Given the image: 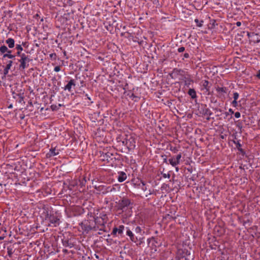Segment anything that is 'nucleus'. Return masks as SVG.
<instances>
[{
	"mask_svg": "<svg viewBox=\"0 0 260 260\" xmlns=\"http://www.w3.org/2000/svg\"><path fill=\"white\" fill-rule=\"evenodd\" d=\"M17 55L20 57V59L18 60L20 62L18 69L20 71H23L29 66V62L32 61V59L23 53L20 54L19 52H17Z\"/></svg>",
	"mask_w": 260,
	"mask_h": 260,
	"instance_id": "f257e3e1",
	"label": "nucleus"
},
{
	"mask_svg": "<svg viewBox=\"0 0 260 260\" xmlns=\"http://www.w3.org/2000/svg\"><path fill=\"white\" fill-rule=\"evenodd\" d=\"M125 231L126 234L129 237L131 241L136 243L137 246H140L144 243V237H141L140 235H135L128 227L125 228Z\"/></svg>",
	"mask_w": 260,
	"mask_h": 260,
	"instance_id": "f03ea898",
	"label": "nucleus"
},
{
	"mask_svg": "<svg viewBox=\"0 0 260 260\" xmlns=\"http://www.w3.org/2000/svg\"><path fill=\"white\" fill-rule=\"evenodd\" d=\"M131 204V201L127 198H123L122 200H119L118 204V209L122 211L126 210L127 207Z\"/></svg>",
	"mask_w": 260,
	"mask_h": 260,
	"instance_id": "7ed1b4c3",
	"label": "nucleus"
},
{
	"mask_svg": "<svg viewBox=\"0 0 260 260\" xmlns=\"http://www.w3.org/2000/svg\"><path fill=\"white\" fill-rule=\"evenodd\" d=\"M135 138L132 136L122 141V144H125L129 149H134L135 147Z\"/></svg>",
	"mask_w": 260,
	"mask_h": 260,
	"instance_id": "20e7f679",
	"label": "nucleus"
},
{
	"mask_svg": "<svg viewBox=\"0 0 260 260\" xmlns=\"http://www.w3.org/2000/svg\"><path fill=\"white\" fill-rule=\"evenodd\" d=\"M184 73L185 72L183 70L175 68L173 69L172 74L174 76L175 78H179V79H183Z\"/></svg>",
	"mask_w": 260,
	"mask_h": 260,
	"instance_id": "39448f33",
	"label": "nucleus"
},
{
	"mask_svg": "<svg viewBox=\"0 0 260 260\" xmlns=\"http://www.w3.org/2000/svg\"><path fill=\"white\" fill-rule=\"evenodd\" d=\"M48 219H49L50 223L52 224V226L53 227H56L59 224L60 220L55 215H50L48 216Z\"/></svg>",
	"mask_w": 260,
	"mask_h": 260,
	"instance_id": "423d86ee",
	"label": "nucleus"
},
{
	"mask_svg": "<svg viewBox=\"0 0 260 260\" xmlns=\"http://www.w3.org/2000/svg\"><path fill=\"white\" fill-rule=\"evenodd\" d=\"M101 157L103 161H107V162H110L113 159H115V157H114L113 154L109 152L102 154L101 155Z\"/></svg>",
	"mask_w": 260,
	"mask_h": 260,
	"instance_id": "0eeeda50",
	"label": "nucleus"
},
{
	"mask_svg": "<svg viewBox=\"0 0 260 260\" xmlns=\"http://www.w3.org/2000/svg\"><path fill=\"white\" fill-rule=\"evenodd\" d=\"M13 97L16 100V101L19 103H21L24 100L23 93H15L13 92Z\"/></svg>",
	"mask_w": 260,
	"mask_h": 260,
	"instance_id": "6e6552de",
	"label": "nucleus"
},
{
	"mask_svg": "<svg viewBox=\"0 0 260 260\" xmlns=\"http://www.w3.org/2000/svg\"><path fill=\"white\" fill-rule=\"evenodd\" d=\"M76 85L75 81L74 79H71L68 83L64 86V90H68L69 91H71V88L72 86H75Z\"/></svg>",
	"mask_w": 260,
	"mask_h": 260,
	"instance_id": "1a4fd4ad",
	"label": "nucleus"
},
{
	"mask_svg": "<svg viewBox=\"0 0 260 260\" xmlns=\"http://www.w3.org/2000/svg\"><path fill=\"white\" fill-rule=\"evenodd\" d=\"M127 178L126 174L124 172H119L118 173L117 179L120 182H122L126 180Z\"/></svg>",
	"mask_w": 260,
	"mask_h": 260,
	"instance_id": "9d476101",
	"label": "nucleus"
},
{
	"mask_svg": "<svg viewBox=\"0 0 260 260\" xmlns=\"http://www.w3.org/2000/svg\"><path fill=\"white\" fill-rule=\"evenodd\" d=\"M202 86L204 89H206L207 92H209L210 88L211 87V84L209 85V82L207 80H203L202 81Z\"/></svg>",
	"mask_w": 260,
	"mask_h": 260,
	"instance_id": "9b49d317",
	"label": "nucleus"
},
{
	"mask_svg": "<svg viewBox=\"0 0 260 260\" xmlns=\"http://www.w3.org/2000/svg\"><path fill=\"white\" fill-rule=\"evenodd\" d=\"M58 151H56L55 148H51L49 152L47 154L48 157H50L56 155L58 154Z\"/></svg>",
	"mask_w": 260,
	"mask_h": 260,
	"instance_id": "f8f14e48",
	"label": "nucleus"
},
{
	"mask_svg": "<svg viewBox=\"0 0 260 260\" xmlns=\"http://www.w3.org/2000/svg\"><path fill=\"white\" fill-rule=\"evenodd\" d=\"M6 43L8 44L10 48H12L15 46V41L12 38H9L6 40Z\"/></svg>",
	"mask_w": 260,
	"mask_h": 260,
	"instance_id": "ddd939ff",
	"label": "nucleus"
},
{
	"mask_svg": "<svg viewBox=\"0 0 260 260\" xmlns=\"http://www.w3.org/2000/svg\"><path fill=\"white\" fill-rule=\"evenodd\" d=\"M188 94L193 99L197 98L196 91H195V90L194 89L190 88L188 91Z\"/></svg>",
	"mask_w": 260,
	"mask_h": 260,
	"instance_id": "4468645a",
	"label": "nucleus"
},
{
	"mask_svg": "<svg viewBox=\"0 0 260 260\" xmlns=\"http://www.w3.org/2000/svg\"><path fill=\"white\" fill-rule=\"evenodd\" d=\"M0 52L2 53H4L5 52H7V53H12V51L11 50H10L8 49L7 47L5 46V45H3V46H2L1 47H0Z\"/></svg>",
	"mask_w": 260,
	"mask_h": 260,
	"instance_id": "2eb2a0df",
	"label": "nucleus"
},
{
	"mask_svg": "<svg viewBox=\"0 0 260 260\" xmlns=\"http://www.w3.org/2000/svg\"><path fill=\"white\" fill-rule=\"evenodd\" d=\"M135 232L136 235H140V236L143 237V233H144V232H142V230L140 226H137L135 228Z\"/></svg>",
	"mask_w": 260,
	"mask_h": 260,
	"instance_id": "dca6fc26",
	"label": "nucleus"
},
{
	"mask_svg": "<svg viewBox=\"0 0 260 260\" xmlns=\"http://www.w3.org/2000/svg\"><path fill=\"white\" fill-rule=\"evenodd\" d=\"M184 78L185 79L184 84L187 87H189L190 85L193 82V80L190 78H186L185 77H184Z\"/></svg>",
	"mask_w": 260,
	"mask_h": 260,
	"instance_id": "f3484780",
	"label": "nucleus"
},
{
	"mask_svg": "<svg viewBox=\"0 0 260 260\" xmlns=\"http://www.w3.org/2000/svg\"><path fill=\"white\" fill-rule=\"evenodd\" d=\"M234 143L236 145V147L238 149V150L241 153H243L244 152V150L243 149H242L241 148V144L239 143V141H233Z\"/></svg>",
	"mask_w": 260,
	"mask_h": 260,
	"instance_id": "a211bd4d",
	"label": "nucleus"
},
{
	"mask_svg": "<svg viewBox=\"0 0 260 260\" xmlns=\"http://www.w3.org/2000/svg\"><path fill=\"white\" fill-rule=\"evenodd\" d=\"M118 235H121L125 228L124 225H121L117 228Z\"/></svg>",
	"mask_w": 260,
	"mask_h": 260,
	"instance_id": "6ab92c4d",
	"label": "nucleus"
},
{
	"mask_svg": "<svg viewBox=\"0 0 260 260\" xmlns=\"http://www.w3.org/2000/svg\"><path fill=\"white\" fill-rule=\"evenodd\" d=\"M169 161L170 164L173 167L176 166L178 164V162L176 161L175 157H172L171 158L169 159Z\"/></svg>",
	"mask_w": 260,
	"mask_h": 260,
	"instance_id": "aec40b11",
	"label": "nucleus"
},
{
	"mask_svg": "<svg viewBox=\"0 0 260 260\" xmlns=\"http://www.w3.org/2000/svg\"><path fill=\"white\" fill-rule=\"evenodd\" d=\"M15 55H12L11 53H7L4 54L3 57H8L10 59H15Z\"/></svg>",
	"mask_w": 260,
	"mask_h": 260,
	"instance_id": "412c9836",
	"label": "nucleus"
},
{
	"mask_svg": "<svg viewBox=\"0 0 260 260\" xmlns=\"http://www.w3.org/2000/svg\"><path fill=\"white\" fill-rule=\"evenodd\" d=\"M187 254L186 253H184V252L183 251V250H181V249H179L178 250V252H177V256L176 257V258H179V256H181L182 255H186Z\"/></svg>",
	"mask_w": 260,
	"mask_h": 260,
	"instance_id": "4be33fe9",
	"label": "nucleus"
},
{
	"mask_svg": "<svg viewBox=\"0 0 260 260\" xmlns=\"http://www.w3.org/2000/svg\"><path fill=\"white\" fill-rule=\"evenodd\" d=\"M7 252H8V255L10 256V257H11L13 252H14V251H13V248L11 247V246H9L7 247Z\"/></svg>",
	"mask_w": 260,
	"mask_h": 260,
	"instance_id": "5701e85b",
	"label": "nucleus"
},
{
	"mask_svg": "<svg viewBox=\"0 0 260 260\" xmlns=\"http://www.w3.org/2000/svg\"><path fill=\"white\" fill-rule=\"evenodd\" d=\"M16 49L17 50V52H19L20 54H22L21 51L23 50V48L22 47L21 45L16 44Z\"/></svg>",
	"mask_w": 260,
	"mask_h": 260,
	"instance_id": "b1692460",
	"label": "nucleus"
},
{
	"mask_svg": "<svg viewBox=\"0 0 260 260\" xmlns=\"http://www.w3.org/2000/svg\"><path fill=\"white\" fill-rule=\"evenodd\" d=\"M203 113L204 115L210 116L212 113L209 109L206 108L203 110Z\"/></svg>",
	"mask_w": 260,
	"mask_h": 260,
	"instance_id": "393cba45",
	"label": "nucleus"
},
{
	"mask_svg": "<svg viewBox=\"0 0 260 260\" xmlns=\"http://www.w3.org/2000/svg\"><path fill=\"white\" fill-rule=\"evenodd\" d=\"M216 91L218 92L226 93V88L224 87H217L216 88Z\"/></svg>",
	"mask_w": 260,
	"mask_h": 260,
	"instance_id": "a878e982",
	"label": "nucleus"
},
{
	"mask_svg": "<svg viewBox=\"0 0 260 260\" xmlns=\"http://www.w3.org/2000/svg\"><path fill=\"white\" fill-rule=\"evenodd\" d=\"M195 22L197 24V26L198 27H201L203 25V20H199L198 19H196L194 20Z\"/></svg>",
	"mask_w": 260,
	"mask_h": 260,
	"instance_id": "bb28decb",
	"label": "nucleus"
},
{
	"mask_svg": "<svg viewBox=\"0 0 260 260\" xmlns=\"http://www.w3.org/2000/svg\"><path fill=\"white\" fill-rule=\"evenodd\" d=\"M63 245L65 246H69L70 247H72L73 246V244H72L71 243H69V241H64L63 242Z\"/></svg>",
	"mask_w": 260,
	"mask_h": 260,
	"instance_id": "cd10ccee",
	"label": "nucleus"
},
{
	"mask_svg": "<svg viewBox=\"0 0 260 260\" xmlns=\"http://www.w3.org/2000/svg\"><path fill=\"white\" fill-rule=\"evenodd\" d=\"M12 63H13L12 60H9L8 62V63L6 67V68L10 70L11 69V67H12Z\"/></svg>",
	"mask_w": 260,
	"mask_h": 260,
	"instance_id": "c85d7f7f",
	"label": "nucleus"
},
{
	"mask_svg": "<svg viewBox=\"0 0 260 260\" xmlns=\"http://www.w3.org/2000/svg\"><path fill=\"white\" fill-rule=\"evenodd\" d=\"M181 153L178 154L176 156V157L175 158L176 159V161L178 162V164L180 163V159H181Z\"/></svg>",
	"mask_w": 260,
	"mask_h": 260,
	"instance_id": "c756f323",
	"label": "nucleus"
},
{
	"mask_svg": "<svg viewBox=\"0 0 260 260\" xmlns=\"http://www.w3.org/2000/svg\"><path fill=\"white\" fill-rule=\"evenodd\" d=\"M117 233H118L117 229L116 227H115L113 229V231H112V235H113V236H116L117 235Z\"/></svg>",
	"mask_w": 260,
	"mask_h": 260,
	"instance_id": "7c9ffc66",
	"label": "nucleus"
},
{
	"mask_svg": "<svg viewBox=\"0 0 260 260\" xmlns=\"http://www.w3.org/2000/svg\"><path fill=\"white\" fill-rule=\"evenodd\" d=\"M161 174L162 175V177L165 178H170L171 177V175L170 173L166 174V173H161Z\"/></svg>",
	"mask_w": 260,
	"mask_h": 260,
	"instance_id": "2f4dec72",
	"label": "nucleus"
},
{
	"mask_svg": "<svg viewBox=\"0 0 260 260\" xmlns=\"http://www.w3.org/2000/svg\"><path fill=\"white\" fill-rule=\"evenodd\" d=\"M234 100H237L239 98V93L238 92H234L233 94Z\"/></svg>",
	"mask_w": 260,
	"mask_h": 260,
	"instance_id": "473e14b6",
	"label": "nucleus"
},
{
	"mask_svg": "<svg viewBox=\"0 0 260 260\" xmlns=\"http://www.w3.org/2000/svg\"><path fill=\"white\" fill-rule=\"evenodd\" d=\"M178 259L180 260H188V258L187 257V255L179 256Z\"/></svg>",
	"mask_w": 260,
	"mask_h": 260,
	"instance_id": "72a5a7b5",
	"label": "nucleus"
},
{
	"mask_svg": "<svg viewBox=\"0 0 260 260\" xmlns=\"http://www.w3.org/2000/svg\"><path fill=\"white\" fill-rule=\"evenodd\" d=\"M51 108L53 111H54L57 110L58 109V107L56 105H53L51 106Z\"/></svg>",
	"mask_w": 260,
	"mask_h": 260,
	"instance_id": "f704fd0d",
	"label": "nucleus"
},
{
	"mask_svg": "<svg viewBox=\"0 0 260 260\" xmlns=\"http://www.w3.org/2000/svg\"><path fill=\"white\" fill-rule=\"evenodd\" d=\"M184 50H185V48L184 47H181L178 49V52H183Z\"/></svg>",
	"mask_w": 260,
	"mask_h": 260,
	"instance_id": "c9c22d12",
	"label": "nucleus"
},
{
	"mask_svg": "<svg viewBox=\"0 0 260 260\" xmlns=\"http://www.w3.org/2000/svg\"><path fill=\"white\" fill-rule=\"evenodd\" d=\"M232 104L234 107H236L238 106V103L237 102V100H234V101L232 103Z\"/></svg>",
	"mask_w": 260,
	"mask_h": 260,
	"instance_id": "e433bc0d",
	"label": "nucleus"
},
{
	"mask_svg": "<svg viewBox=\"0 0 260 260\" xmlns=\"http://www.w3.org/2000/svg\"><path fill=\"white\" fill-rule=\"evenodd\" d=\"M56 55L55 53H51L50 54V57L51 58H53L54 60L56 59Z\"/></svg>",
	"mask_w": 260,
	"mask_h": 260,
	"instance_id": "4c0bfd02",
	"label": "nucleus"
},
{
	"mask_svg": "<svg viewBox=\"0 0 260 260\" xmlns=\"http://www.w3.org/2000/svg\"><path fill=\"white\" fill-rule=\"evenodd\" d=\"M54 71L58 72L60 70V67L58 66H56L54 69Z\"/></svg>",
	"mask_w": 260,
	"mask_h": 260,
	"instance_id": "58836bf2",
	"label": "nucleus"
},
{
	"mask_svg": "<svg viewBox=\"0 0 260 260\" xmlns=\"http://www.w3.org/2000/svg\"><path fill=\"white\" fill-rule=\"evenodd\" d=\"M211 24H212L213 27H214L215 25H217L215 20H212V23H211Z\"/></svg>",
	"mask_w": 260,
	"mask_h": 260,
	"instance_id": "ea45409f",
	"label": "nucleus"
},
{
	"mask_svg": "<svg viewBox=\"0 0 260 260\" xmlns=\"http://www.w3.org/2000/svg\"><path fill=\"white\" fill-rule=\"evenodd\" d=\"M241 116V114L240 112H236L235 113V116L236 117V118H239Z\"/></svg>",
	"mask_w": 260,
	"mask_h": 260,
	"instance_id": "a19ab883",
	"label": "nucleus"
},
{
	"mask_svg": "<svg viewBox=\"0 0 260 260\" xmlns=\"http://www.w3.org/2000/svg\"><path fill=\"white\" fill-rule=\"evenodd\" d=\"M28 44L27 42H22V45H22L24 47L27 48L28 47V44Z\"/></svg>",
	"mask_w": 260,
	"mask_h": 260,
	"instance_id": "79ce46f5",
	"label": "nucleus"
},
{
	"mask_svg": "<svg viewBox=\"0 0 260 260\" xmlns=\"http://www.w3.org/2000/svg\"><path fill=\"white\" fill-rule=\"evenodd\" d=\"M142 189L143 190H146L147 188L146 187H145V184L144 182H142Z\"/></svg>",
	"mask_w": 260,
	"mask_h": 260,
	"instance_id": "37998d69",
	"label": "nucleus"
},
{
	"mask_svg": "<svg viewBox=\"0 0 260 260\" xmlns=\"http://www.w3.org/2000/svg\"><path fill=\"white\" fill-rule=\"evenodd\" d=\"M9 70V69H7V68H5L4 70V74L5 75H7L8 73Z\"/></svg>",
	"mask_w": 260,
	"mask_h": 260,
	"instance_id": "c03bdc74",
	"label": "nucleus"
},
{
	"mask_svg": "<svg viewBox=\"0 0 260 260\" xmlns=\"http://www.w3.org/2000/svg\"><path fill=\"white\" fill-rule=\"evenodd\" d=\"M256 77L257 78H258L259 79H260V70H259L257 72V74L256 75Z\"/></svg>",
	"mask_w": 260,
	"mask_h": 260,
	"instance_id": "a18cd8bd",
	"label": "nucleus"
},
{
	"mask_svg": "<svg viewBox=\"0 0 260 260\" xmlns=\"http://www.w3.org/2000/svg\"><path fill=\"white\" fill-rule=\"evenodd\" d=\"M189 55L188 53H184V57L187 58H189Z\"/></svg>",
	"mask_w": 260,
	"mask_h": 260,
	"instance_id": "49530a36",
	"label": "nucleus"
},
{
	"mask_svg": "<svg viewBox=\"0 0 260 260\" xmlns=\"http://www.w3.org/2000/svg\"><path fill=\"white\" fill-rule=\"evenodd\" d=\"M91 230V227L90 226H87L86 227L85 230L89 231Z\"/></svg>",
	"mask_w": 260,
	"mask_h": 260,
	"instance_id": "de8ad7c7",
	"label": "nucleus"
},
{
	"mask_svg": "<svg viewBox=\"0 0 260 260\" xmlns=\"http://www.w3.org/2000/svg\"><path fill=\"white\" fill-rule=\"evenodd\" d=\"M236 25H237V26H241V22H240V21H238V22H236Z\"/></svg>",
	"mask_w": 260,
	"mask_h": 260,
	"instance_id": "09e8293b",
	"label": "nucleus"
},
{
	"mask_svg": "<svg viewBox=\"0 0 260 260\" xmlns=\"http://www.w3.org/2000/svg\"><path fill=\"white\" fill-rule=\"evenodd\" d=\"M224 114L225 117H228L229 115V113L227 112H225Z\"/></svg>",
	"mask_w": 260,
	"mask_h": 260,
	"instance_id": "8fccbe9b",
	"label": "nucleus"
},
{
	"mask_svg": "<svg viewBox=\"0 0 260 260\" xmlns=\"http://www.w3.org/2000/svg\"><path fill=\"white\" fill-rule=\"evenodd\" d=\"M229 111V112H231L232 114L234 113V111L232 109H230Z\"/></svg>",
	"mask_w": 260,
	"mask_h": 260,
	"instance_id": "3c124183",
	"label": "nucleus"
},
{
	"mask_svg": "<svg viewBox=\"0 0 260 260\" xmlns=\"http://www.w3.org/2000/svg\"><path fill=\"white\" fill-rule=\"evenodd\" d=\"M164 162L167 164V158H165L164 159Z\"/></svg>",
	"mask_w": 260,
	"mask_h": 260,
	"instance_id": "603ef678",
	"label": "nucleus"
},
{
	"mask_svg": "<svg viewBox=\"0 0 260 260\" xmlns=\"http://www.w3.org/2000/svg\"><path fill=\"white\" fill-rule=\"evenodd\" d=\"M153 191L152 192H151L150 190H149V194L150 195V194H152L153 193Z\"/></svg>",
	"mask_w": 260,
	"mask_h": 260,
	"instance_id": "864d4df0",
	"label": "nucleus"
},
{
	"mask_svg": "<svg viewBox=\"0 0 260 260\" xmlns=\"http://www.w3.org/2000/svg\"><path fill=\"white\" fill-rule=\"evenodd\" d=\"M175 170H176V172H178V171H179V168H178V167H176Z\"/></svg>",
	"mask_w": 260,
	"mask_h": 260,
	"instance_id": "5fc2aeb1",
	"label": "nucleus"
},
{
	"mask_svg": "<svg viewBox=\"0 0 260 260\" xmlns=\"http://www.w3.org/2000/svg\"><path fill=\"white\" fill-rule=\"evenodd\" d=\"M86 96L87 97V99H88L89 100H90V98L89 96H88V95H87V94H86Z\"/></svg>",
	"mask_w": 260,
	"mask_h": 260,
	"instance_id": "6e6d98bb",
	"label": "nucleus"
},
{
	"mask_svg": "<svg viewBox=\"0 0 260 260\" xmlns=\"http://www.w3.org/2000/svg\"><path fill=\"white\" fill-rule=\"evenodd\" d=\"M132 96L136 97V96H135L134 94H132Z\"/></svg>",
	"mask_w": 260,
	"mask_h": 260,
	"instance_id": "4d7b16f0",
	"label": "nucleus"
},
{
	"mask_svg": "<svg viewBox=\"0 0 260 260\" xmlns=\"http://www.w3.org/2000/svg\"><path fill=\"white\" fill-rule=\"evenodd\" d=\"M207 119L208 120H209L210 119V118H209V117H208V118H207Z\"/></svg>",
	"mask_w": 260,
	"mask_h": 260,
	"instance_id": "13d9d810",
	"label": "nucleus"
},
{
	"mask_svg": "<svg viewBox=\"0 0 260 260\" xmlns=\"http://www.w3.org/2000/svg\"><path fill=\"white\" fill-rule=\"evenodd\" d=\"M61 106V105L60 104H59L58 105V107H60Z\"/></svg>",
	"mask_w": 260,
	"mask_h": 260,
	"instance_id": "bf43d9fd",
	"label": "nucleus"
},
{
	"mask_svg": "<svg viewBox=\"0 0 260 260\" xmlns=\"http://www.w3.org/2000/svg\"><path fill=\"white\" fill-rule=\"evenodd\" d=\"M177 260H180V259L177 258Z\"/></svg>",
	"mask_w": 260,
	"mask_h": 260,
	"instance_id": "052dcab7",
	"label": "nucleus"
},
{
	"mask_svg": "<svg viewBox=\"0 0 260 260\" xmlns=\"http://www.w3.org/2000/svg\"><path fill=\"white\" fill-rule=\"evenodd\" d=\"M259 53L260 54V52Z\"/></svg>",
	"mask_w": 260,
	"mask_h": 260,
	"instance_id": "680f3d73",
	"label": "nucleus"
}]
</instances>
